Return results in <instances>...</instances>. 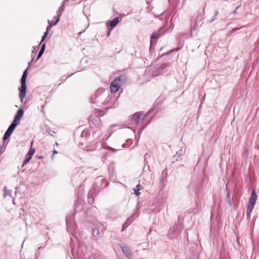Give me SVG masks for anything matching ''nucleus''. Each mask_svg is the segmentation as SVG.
Returning a JSON list of instances; mask_svg holds the SVG:
<instances>
[{"instance_id": "obj_1", "label": "nucleus", "mask_w": 259, "mask_h": 259, "mask_svg": "<svg viewBox=\"0 0 259 259\" xmlns=\"http://www.w3.org/2000/svg\"><path fill=\"white\" fill-rule=\"evenodd\" d=\"M257 196L254 191H252L247 206L246 215L250 218L251 213L254 208L257 200Z\"/></svg>"}, {"instance_id": "obj_2", "label": "nucleus", "mask_w": 259, "mask_h": 259, "mask_svg": "<svg viewBox=\"0 0 259 259\" xmlns=\"http://www.w3.org/2000/svg\"><path fill=\"white\" fill-rule=\"evenodd\" d=\"M27 76V69H26L22 75L21 79V87L19 88V90L20 92L19 93V97L21 100V102L23 101V99H24L25 95H26V77Z\"/></svg>"}, {"instance_id": "obj_3", "label": "nucleus", "mask_w": 259, "mask_h": 259, "mask_svg": "<svg viewBox=\"0 0 259 259\" xmlns=\"http://www.w3.org/2000/svg\"><path fill=\"white\" fill-rule=\"evenodd\" d=\"M121 81V79L120 77H118L116 78L112 82L110 85V90L111 92L112 93L117 92L120 87L119 82Z\"/></svg>"}, {"instance_id": "obj_4", "label": "nucleus", "mask_w": 259, "mask_h": 259, "mask_svg": "<svg viewBox=\"0 0 259 259\" xmlns=\"http://www.w3.org/2000/svg\"><path fill=\"white\" fill-rule=\"evenodd\" d=\"M35 152V149L34 148H31L29 150L28 153L26 154L25 157V159L23 162V165L27 163L31 159L33 155L34 154Z\"/></svg>"}, {"instance_id": "obj_5", "label": "nucleus", "mask_w": 259, "mask_h": 259, "mask_svg": "<svg viewBox=\"0 0 259 259\" xmlns=\"http://www.w3.org/2000/svg\"><path fill=\"white\" fill-rule=\"evenodd\" d=\"M60 14L59 15V16H60ZM59 21V17H58L56 20V21H55V23H53L52 22H51L50 20L48 21V23H49V25L47 27V31L44 34V35L42 36V39H41V41H44L45 38H46V37L48 35V31L49 30V29L52 26H54V25H55Z\"/></svg>"}, {"instance_id": "obj_6", "label": "nucleus", "mask_w": 259, "mask_h": 259, "mask_svg": "<svg viewBox=\"0 0 259 259\" xmlns=\"http://www.w3.org/2000/svg\"><path fill=\"white\" fill-rule=\"evenodd\" d=\"M122 250L123 253L128 258H131L132 256V253L130 249L124 246L122 247Z\"/></svg>"}, {"instance_id": "obj_7", "label": "nucleus", "mask_w": 259, "mask_h": 259, "mask_svg": "<svg viewBox=\"0 0 259 259\" xmlns=\"http://www.w3.org/2000/svg\"><path fill=\"white\" fill-rule=\"evenodd\" d=\"M24 111L22 109H19L17 112V114L15 115L14 118L19 120L23 116Z\"/></svg>"}, {"instance_id": "obj_8", "label": "nucleus", "mask_w": 259, "mask_h": 259, "mask_svg": "<svg viewBox=\"0 0 259 259\" xmlns=\"http://www.w3.org/2000/svg\"><path fill=\"white\" fill-rule=\"evenodd\" d=\"M119 22V18L118 17H115L110 23V26L111 27L113 28L115 27Z\"/></svg>"}, {"instance_id": "obj_9", "label": "nucleus", "mask_w": 259, "mask_h": 259, "mask_svg": "<svg viewBox=\"0 0 259 259\" xmlns=\"http://www.w3.org/2000/svg\"><path fill=\"white\" fill-rule=\"evenodd\" d=\"M12 133L13 132H12L11 131H10V130H7L4 136V138H3L4 140L5 141L7 139H8L10 137V136H11V135L12 134Z\"/></svg>"}, {"instance_id": "obj_10", "label": "nucleus", "mask_w": 259, "mask_h": 259, "mask_svg": "<svg viewBox=\"0 0 259 259\" xmlns=\"http://www.w3.org/2000/svg\"><path fill=\"white\" fill-rule=\"evenodd\" d=\"M132 222V220L131 218L128 219L123 225L122 231H123Z\"/></svg>"}, {"instance_id": "obj_11", "label": "nucleus", "mask_w": 259, "mask_h": 259, "mask_svg": "<svg viewBox=\"0 0 259 259\" xmlns=\"http://www.w3.org/2000/svg\"><path fill=\"white\" fill-rule=\"evenodd\" d=\"M97 147L95 144L91 145L90 147H87V151H94L96 149Z\"/></svg>"}, {"instance_id": "obj_12", "label": "nucleus", "mask_w": 259, "mask_h": 259, "mask_svg": "<svg viewBox=\"0 0 259 259\" xmlns=\"http://www.w3.org/2000/svg\"><path fill=\"white\" fill-rule=\"evenodd\" d=\"M72 218L71 217H67L66 218V224L67 228L68 229L70 225L71 224V220Z\"/></svg>"}, {"instance_id": "obj_13", "label": "nucleus", "mask_w": 259, "mask_h": 259, "mask_svg": "<svg viewBox=\"0 0 259 259\" xmlns=\"http://www.w3.org/2000/svg\"><path fill=\"white\" fill-rule=\"evenodd\" d=\"M17 125V124L12 123L11 124V125L9 127L8 130H10V131H11L12 132H13Z\"/></svg>"}, {"instance_id": "obj_14", "label": "nucleus", "mask_w": 259, "mask_h": 259, "mask_svg": "<svg viewBox=\"0 0 259 259\" xmlns=\"http://www.w3.org/2000/svg\"><path fill=\"white\" fill-rule=\"evenodd\" d=\"M95 120L96 121V123L95 124V126H98L100 125V119L98 117L96 116Z\"/></svg>"}, {"instance_id": "obj_15", "label": "nucleus", "mask_w": 259, "mask_h": 259, "mask_svg": "<svg viewBox=\"0 0 259 259\" xmlns=\"http://www.w3.org/2000/svg\"><path fill=\"white\" fill-rule=\"evenodd\" d=\"M158 33L157 32L153 33L151 36V40L157 38L158 37Z\"/></svg>"}, {"instance_id": "obj_16", "label": "nucleus", "mask_w": 259, "mask_h": 259, "mask_svg": "<svg viewBox=\"0 0 259 259\" xmlns=\"http://www.w3.org/2000/svg\"><path fill=\"white\" fill-rule=\"evenodd\" d=\"M93 233L94 235H97L99 234V230L95 228L93 230Z\"/></svg>"}, {"instance_id": "obj_17", "label": "nucleus", "mask_w": 259, "mask_h": 259, "mask_svg": "<svg viewBox=\"0 0 259 259\" xmlns=\"http://www.w3.org/2000/svg\"><path fill=\"white\" fill-rule=\"evenodd\" d=\"M44 52V51H43V50H40L39 54L38 55L37 58V60L39 59L41 57V56H42Z\"/></svg>"}, {"instance_id": "obj_18", "label": "nucleus", "mask_w": 259, "mask_h": 259, "mask_svg": "<svg viewBox=\"0 0 259 259\" xmlns=\"http://www.w3.org/2000/svg\"><path fill=\"white\" fill-rule=\"evenodd\" d=\"M44 52V51H43V50H40L39 54L38 55L37 58V60L39 59L41 57V56H42Z\"/></svg>"}, {"instance_id": "obj_19", "label": "nucleus", "mask_w": 259, "mask_h": 259, "mask_svg": "<svg viewBox=\"0 0 259 259\" xmlns=\"http://www.w3.org/2000/svg\"><path fill=\"white\" fill-rule=\"evenodd\" d=\"M142 119H142L141 115H137V123H139L140 122V120H142Z\"/></svg>"}, {"instance_id": "obj_20", "label": "nucleus", "mask_w": 259, "mask_h": 259, "mask_svg": "<svg viewBox=\"0 0 259 259\" xmlns=\"http://www.w3.org/2000/svg\"><path fill=\"white\" fill-rule=\"evenodd\" d=\"M140 190V189H138V190L136 189L135 190V193L137 196H139L140 194V193L139 192V191Z\"/></svg>"}, {"instance_id": "obj_21", "label": "nucleus", "mask_w": 259, "mask_h": 259, "mask_svg": "<svg viewBox=\"0 0 259 259\" xmlns=\"http://www.w3.org/2000/svg\"><path fill=\"white\" fill-rule=\"evenodd\" d=\"M104 91V90L103 89H102H102H99V90H98V91H97V93H102V92H103Z\"/></svg>"}, {"instance_id": "obj_22", "label": "nucleus", "mask_w": 259, "mask_h": 259, "mask_svg": "<svg viewBox=\"0 0 259 259\" xmlns=\"http://www.w3.org/2000/svg\"><path fill=\"white\" fill-rule=\"evenodd\" d=\"M107 149L110 150H111V151H114V152H115L116 151V150L115 149H114L113 148H111V147H108L107 148Z\"/></svg>"}, {"instance_id": "obj_23", "label": "nucleus", "mask_w": 259, "mask_h": 259, "mask_svg": "<svg viewBox=\"0 0 259 259\" xmlns=\"http://www.w3.org/2000/svg\"><path fill=\"white\" fill-rule=\"evenodd\" d=\"M63 11V6L60 7L59 9V12L61 13Z\"/></svg>"}, {"instance_id": "obj_24", "label": "nucleus", "mask_w": 259, "mask_h": 259, "mask_svg": "<svg viewBox=\"0 0 259 259\" xmlns=\"http://www.w3.org/2000/svg\"><path fill=\"white\" fill-rule=\"evenodd\" d=\"M17 120H18V119H17L16 118H14V120H13V122L12 123L17 124L16 123Z\"/></svg>"}, {"instance_id": "obj_25", "label": "nucleus", "mask_w": 259, "mask_h": 259, "mask_svg": "<svg viewBox=\"0 0 259 259\" xmlns=\"http://www.w3.org/2000/svg\"><path fill=\"white\" fill-rule=\"evenodd\" d=\"M45 45L43 44L40 50H43V51H45Z\"/></svg>"}, {"instance_id": "obj_26", "label": "nucleus", "mask_w": 259, "mask_h": 259, "mask_svg": "<svg viewBox=\"0 0 259 259\" xmlns=\"http://www.w3.org/2000/svg\"><path fill=\"white\" fill-rule=\"evenodd\" d=\"M37 49H38V47H36V48H33V53L34 52V51L36 52L37 51Z\"/></svg>"}, {"instance_id": "obj_27", "label": "nucleus", "mask_w": 259, "mask_h": 259, "mask_svg": "<svg viewBox=\"0 0 259 259\" xmlns=\"http://www.w3.org/2000/svg\"><path fill=\"white\" fill-rule=\"evenodd\" d=\"M57 153H58V152L56 150H54L53 151V154H57Z\"/></svg>"}, {"instance_id": "obj_28", "label": "nucleus", "mask_w": 259, "mask_h": 259, "mask_svg": "<svg viewBox=\"0 0 259 259\" xmlns=\"http://www.w3.org/2000/svg\"><path fill=\"white\" fill-rule=\"evenodd\" d=\"M140 184H138V185H137V190H138V189H140Z\"/></svg>"}, {"instance_id": "obj_29", "label": "nucleus", "mask_w": 259, "mask_h": 259, "mask_svg": "<svg viewBox=\"0 0 259 259\" xmlns=\"http://www.w3.org/2000/svg\"><path fill=\"white\" fill-rule=\"evenodd\" d=\"M93 123V121H92V119L91 120V124Z\"/></svg>"}, {"instance_id": "obj_30", "label": "nucleus", "mask_w": 259, "mask_h": 259, "mask_svg": "<svg viewBox=\"0 0 259 259\" xmlns=\"http://www.w3.org/2000/svg\"><path fill=\"white\" fill-rule=\"evenodd\" d=\"M4 196L5 197H6V194H5L4 195Z\"/></svg>"}, {"instance_id": "obj_31", "label": "nucleus", "mask_w": 259, "mask_h": 259, "mask_svg": "<svg viewBox=\"0 0 259 259\" xmlns=\"http://www.w3.org/2000/svg\"><path fill=\"white\" fill-rule=\"evenodd\" d=\"M229 197H230V196H229V195L228 194V198H229Z\"/></svg>"}]
</instances>
